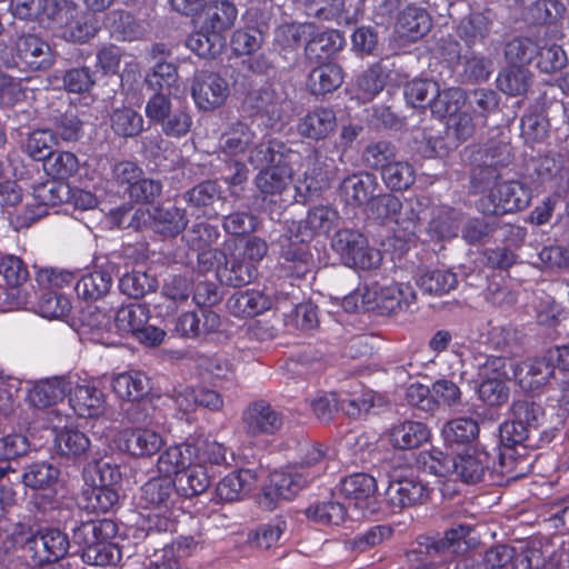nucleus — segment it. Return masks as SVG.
<instances>
[{
    "label": "nucleus",
    "instance_id": "nucleus-32",
    "mask_svg": "<svg viewBox=\"0 0 569 569\" xmlns=\"http://www.w3.org/2000/svg\"><path fill=\"white\" fill-rule=\"evenodd\" d=\"M237 9L229 1H214L203 9L202 29L222 36V32L230 29L237 19Z\"/></svg>",
    "mask_w": 569,
    "mask_h": 569
},
{
    "label": "nucleus",
    "instance_id": "nucleus-36",
    "mask_svg": "<svg viewBox=\"0 0 569 569\" xmlns=\"http://www.w3.org/2000/svg\"><path fill=\"white\" fill-rule=\"evenodd\" d=\"M471 531L472 528L468 525L452 527L446 531L443 538L436 539V542H429V546L431 549L439 551L443 559L462 555L470 546L468 537Z\"/></svg>",
    "mask_w": 569,
    "mask_h": 569
},
{
    "label": "nucleus",
    "instance_id": "nucleus-16",
    "mask_svg": "<svg viewBox=\"0 0 569 569\" xmlns=\"http://www.w3.org/2000/svg\"><path fill=\"white\" fill-rule=\"evenodd\" d=\"M337 128L336 112L328 107H316L301 117L297 123L299 136L312 141L327 139Z\"/></svg>",
    "mask_w": 569,
    "mask_h": 569
},
{
    "label": "nucleus",
    "instance_id": "nucleus-28",
    "mask_svg": "<svg viewBox=\"0 0 569 569\" xmlns=\"http://www.w3.org/2000/svg\"><path fill=\"white\" fill-rule=\"evenodd\" d=\"M271 307L268 296L258 290L234 292L227 301V308L231 315L239 318L258 316Z\"/></svg>",
    "mask_w": 569,
    "mask_h": 569
},
{
    "label": "nucleus",
    "instance_id": "nucleus-8",
    "mask_svg": "<svg viewBox=\"0 0 569 569\" xmlns=\"http://www.w3.org/2000/svg\"><path fill=\"white\" fill-rule=\"evenodd\" d=\"M61 0H11L12 14L21 20L38 21L44 28L67 23L71 9H58Z\"/></svg>",
    "mask_w": 569,
    "mask_h": 569
},
{
    "label": "nucleus",
    "instance_id": "nucleus-21",
    "mask_svg": "<svg viewBox=\"0 0 569 569\" xmlns=\"http://www.w3.org/2000/svg\"><path fill=\"white\" fill-rule=\"evenodd\" d=\"M431 26L432 20L426 9L408 6L399 13L395 31L400 39L415 42L426 36Z\"/></svg>",
    "mask_w": 569,
    "mask_h": 569
},
{
    "label": "nucleus",
    "instance_id": "nucleus-13",
    "mask_svg": "<svg viewBox=\"0 0 569 569\" xmlns=\"http://www.w3.org/2000/svg\"><path fill=\"white\" fill-rule=\"evenodd\" d=\"M370 291L375 292L373 309L382 312L395 313L408 309L416 301V292L410 283L391 282L389 284H370Z\"/></svg>",
    "mask_w": 569,
    "mask_h": 569
},
{
    "label": "nucleus",
    "instance_id": "nucleus-58",
    "mask_svg": "<svg viewBox=\"0 0 569 569\" xmlns=\"http://www.w3.org/2000/svg\"><path fill=\"white\" fill-rule=\"evenodd\" d=\"M365 237L358 231L343 229L335 234L333 250L340 256L346 266H349L353 256L363 248Z\"/></svg>",
    "mask_w": 569,
    "mask_h": 569
},
{
    "label": "nucleus",
    "instance_id": "nucleus-11",
    "mask_svg": "<svg viewBox=\"0 0 569 569\" xmlns=\"http://www.w3.org/2000/svg\"><path fill=\"white\" fill-rule=\"evenodd\" d=\"M241 419L246 433L252 437L273 435L283 423L282 416L264 400L248 405Z\"/></svg>",
    "mask_w": 569,
    "mask_h": 569
},
{
    "label": "nucleus",
    "instance_id": "nucleus-57",
    "mask_svg": "<svg viewBox=\"0 0 569 569\" xmlns=\"http://www.w3.org/2000/svg\"><path fill=\"white\" fill-rule=\"evenodd\" d=\"M218 237L219 232L216 227L204 222H196L187 232L186 241L191 249L199 252L198 258L201 261L208 253H211L210 251L207 252V249L217 241Z\"/></svg>",
    "mask_w": 569,
    "mask_h": 569
},
{
    "label": "nucleus",
    "instance_id": "nucleus-51",
    "mask_svg": "<svg viewBox=\"0 0 569 569\" xmlns=\"http://www.w3.org/2000/svg\"><path fill=\"white\" fill-rule=\"evenodd\" d=\"M381 176L387 187L398 191L408 189L416 179L412 164L408 161L396 159L383 168Z\"/></svg>",
    "mask_w": 569,
    "mask_h": 569
},
{
    "label": "nucleus",
    "instance_id": "nucleus-30",
    "mask_svg": "<svg viewBox=\"0 0 569 569\" xmlns=\"http://www.w3.org/2000/svg\"><path fill=\"white\" fill-rule=\"evenodd\" d=\"M343 82V72L336 63H322L313 68L308 77V88L312 94L325 96L337 90Z\"/></svg>",
    "mask_w": 569,
    "mask_h": 569
},
{
    "label": "nucleus",
    "instance_id": "nucleus-47",
    "mask_svg": "<svg viewBox=\"0 0 569 569\" xmlns=\"http://www.w3.org/2000/svg\"><path fill=\"white\" fill-rule=\"evenodd\" d=\"M223 44L222 36L202 28L200 31L191 33L186 41V46L201 58L214 57L220 53Z\"/></svg>",
    "mask_w": 569,
    "mask_h": 569
},
{
    "label": "nucleus",
    "instance_id": "nucleus-61",
    "mask_svg": "<svg viewBox=\"0 0 569 569\" xmlns=\"http://www.w3.org/2000/svg\"><path fill=\"white\" fill-rule=\"evenodd\" d=\"M538 53L537 44L528 38H516L506 44L505 56L511 68L525 67Z\"/></svg>",
    "mask_w": 569,
    "mask_h": 569
},
{
    "label": "nucleus",
    "instance_id": "nucleus-34",
    "mask_svg": "<svg viewBox=\"0 0 569 569\" xmlns=\"http://www.w3.org/2000/svg\"><path fill=\"white\" fill-rule=\"evenodd\" d=\"M111 387L120 399L137 401L148 393L149 379L140 371L121 372L112 377Z\"/></svg>",
    "mask_w": 569,
    "mask_h": 569
},
{
    "label": "nucleus",
    "instance_id": "nucleus-31",
    "mask_svg": "<svg viewBox=\"0 0 569 569\" xmlns=\"http://www.w3.org/2000/svg\"><path fill=\"white\" fill-rule=\"evenodd\" d=\"M13 476L14 483L21 480L32 490H47L58 482L60 470L47 461H38L27 466L21 476L17 472Z\"/></svg>",
    "mask_w": 569,
    "mask_h": 569
},
{
    "label": "nucleus",
    "instance_id": "nucleus-10",
    "mask_svg": "<svg viewBox=\"0 0 569 569\" xmlns=\"http://www.w3.org/2000/svg\"><path fill=\"white\" fill-rule=\"evenodd\" d=\"M191 94L198 109L213 110L227 100L229 86L219 74L200 71L193 78Z\"/></svg>",
    "mask_w": 569,
    "mask_h": 569
},
{
    "label": "nucleus",
    "instance_id": "nucleus-2",
    "mask_svg": "<svg viewBox=\"0 0 569 569\" xmlns=\"http://www.w3.org/2000/svg\"><path fill=\"white\" fill-rule=\"evenodd\" d=\"M338 219L339 214L332 207L316 206L308 211L300 227V234L296 236L297 241L293 242L292 248L286 249L284 244L290 239L281 238L282 257L286 261L296 263L297 276H303L308 271L310 262V253L306 250L303 242L313 236L329 234L336 228Z\"/></svg>",
    "mask_w": 569,
    "mask_h": 569
},
{
    "label": "nucleus",
    "instance_id": "nucleus-60",
    "mask_svg": "<svg viewBox=\"0 0 569 569\" xmlns=\"http://www.w3.org/2000/svg\"><path fill=\"white\" fill-rule=\"evenodd\" d=\"M104 24L111 33L122 40L131 41L137 39L140 34L139 26L128 12L118 10L109 12L106 17Z\"/></svg>",
    "mask_w": 569,
    "mask_h": 569
},
{
    "label": "nucleus",
    "instance_id": "nucleus-22",
    "mask_svg": "<svg viewBox=\"0 0 569 569\" xmlns=\"http://www.w3.org/2000/svg\"><path fill=\"white\" fill-rule=\"evenodd\" d=\"M64 7L72 9L70 10L71 17L68 19L67 23L52 26L51 29L61 30L63 38L77 42H86L94 37L98 31L94 18L87 14H80L73 0H61L58 9H62Z\"/></svg>",
    "mask_w": 569,
    "mask_h": 569
},
{
    "label": "nucleus",
    "instance_id": "nucleus-63",
    "mask_svg": "<svg viewBox=\"0 0 569 569\" xmlns=\"http://www.w3.org/2000/svg\"><path fill=\"white\" fill-rule=\"evenodd\" d=\"M435 406L456 408L462 405V391L457 383L448 379H438L431 386Z\"/></svg>",
    "mask_w": 569,
    "mask_h": 569
},
{
    "label": "nucleus",
    "instance_id": "nucleus-6",
    "mask_svg": "<svg viewBox=\"0 0 569 569\" xmlns=\"http://www.w3.org/2000/svg\"><path fill=\"white\" fill-rule=\"evenodd\" d=\"M70 547L68 536L56 528H43L32 533L24 543L33 566L58 561Z\"/></svg>",
    "mask_w": 569,
    "mask_h": 569
},
{
    "label": "nucleus",
    "instance_id": "nucleus-14",
    "mask_svg": "<svg viewBox=\"0 0 569 569\" xmlns=\"http://www.w3.org/2000/svg\"><path fill=\"white\" fill-rule=\"evenodd\" d=\"M114 441L120 450L137 457H151L164 445L163 437L148 427L124 429Z\"/></svg>",
    "mask_w": 569,
    "mask_h": 569
},
{
    "label": "nucleus",
    "instance_id": "nucleus-33",
    "mask_svg": "<svg viewBox=\"0 0 569 569\" xmlns=\"http://www.w3.org/2000/svg\"><path fill=\"white\" fill-rule=\"evenodd\" d=\"M254 131L241 121L232 123L220 137V150L230 157L242 154L253 144Z\"/></svg>",
    "mask_w": 569,
    "mask_h": 569
},
{
    "label": "nucleus",
    "instance_id": "nucleus-18",
    "mask_svg": "<svg viewBox=\"0 0 569 569\" xmlns=\"http://www.w3.org/2000/svg\"><path fill=\"white\" fill-rule=\"evenodd\" d=\"M377 217L383 220L395 221L409 234L416 232L418 216L410 206H403L402 202L392 194L376 197L371 201Z\"/></svg>",
    "mask_w": 569,
    "mask_h": 569
},
{
    "label": "nucleus",
    "instance_id": "nucleus-53",
    "mask_svg": "<svg viewBox=\"0 0 569 569\" xmlns=\"http://www.w3.org/2000/svg\"><path fill=\"white\" fill-rule=\"evenodd\" d=\"M465 92L461 89L448 88L440 91V88L438 87V93L432 99L429 108L436 117L445 118L447 116L456 114L465 103Z\"/></svg>",
    "mask_w": 569,
    "mask_h": 569
},
{
    "label": "nucleus",
    "instance_id": "nucleus-59",
    "mask_svg": "<svg viewBox=\"0 0 569 569\" xmlns=\"http://www.w3.org/2000/svg\"><path fill=\"white\" fill-rule=\"evenodd\" d=\"M56 143V137L49 129L33 130L27 138L23 150L33 160H47L52 153L51 148Z\"/></svg>",
    "mask_w": 569,
    "mask_h": 569
},
{
    "label": "nucleus",
    "instance_id": "nucleus-41",
    "mask_svg": "<svg viewBox=\"0 0 569 569\" xmlns=\"http://www.w3.org/2000/svg\"><path fill=\"white\" fill-rule=\"evenodd\" d=\"M479 433L478 423L471 418H456L445 423L441 436L446 443L465 445L476 439Z\"/></svg>",
    "mask_w": 569,
    "mask_h": 569
},
{
    "label": "nucleus",
    "instance_id": "nucleus-38",
    "mask_svg": "<svg viewBox=\"0 0 569 569\" xmlns=\"http://www.w3.org/2000/svg\"><path fill=\"white\" fill-rule=\"evenodd\" d=\"M210 485V475L207 467L192 461L187 469L178 476L177 492L184 497L202 493Z\"/></svg>",
    "mask_w": 569,
    "mask_h": 569
},
{
    "label": "nucleus",
    "instance_id": "nucleus-12",
    "mask_svg": "<svg viewBox=\"0 0 569 569\" xmlns=\"http://www.w3.org/2000/svg\"><path fill=\"white\" fill-rule=\"evenodd\" d=\"M385 495L391 512L397 513L423 503L429 497V489L420 479L411 477L391 481Z\"/></svg>",
    "mask_w": 569,
    "mask_h": 569
},
{
    "label": "nucleus",
    "instance_id": "nucleus-17",
    "mask_svg": "<svg viewBox=\"0 0 569 569\" xmlns=\"http://www.w3.org/2000/svg\"><path fill=\"white\" fill-rule=\"evenodd\" d=\"M378 189L377 177L372 173L363 172L346 177L340 183L339 191L346 204L360 207L371 202Z\"/></svg>",
    "mask_w": 569,
    "mask_h": 569
},
{
    "label": "nucleus",
    "instance_id": "nucleus-27",
    "mask_svg": "<svg viewBox=\"0 0 569 569\" xmlns=\"http://www.w3.org/2000/svg\"><path fill=\"white\" fill-rule=\"evenodd\" d=\"M292 180V171L286 161L262 169L256 177V186L264 199L282 194Z\"/></svg>",
    "mask_w": 569,
    "mask_h": 569
},
{
    "label": "nucleus",
    "instance_id": "nucleus-20",
    "mask_svg": "<svg viewBox=\"0 0 569 569\" xmlns=\"http://www.w3.org/2000/svg\"><path fill=\"white\" fill-rule=\"evenodd\" d=\"M17 54L31 70L48 69L53 63L50 46L34 34H23L16 42Z\"/></svg>",
    "mask_w": 569,
    "mask_h": 569
},
{
    "label": "nucleus",
    "instance_id": "nucleus-54",
    "mask_svg": "<svg viewBox=\"0 0 569 569\" xmlns=\"http://www.w3.org/2000/svg\"><path fill=\"white\" fill-rule=\"evenodd\" d=\"M248 161L254 168H263L269 164H278L284 161V144L278 141H266L252 144Z\"/></svg>",
    "mask_w": 569,
    "mask_h": 569
},
{
    "label": "nucleus",
    "instance_id": "nucleus-24",
    "mask_svg": "<svg viewBox=\"0 0 569 569\" xmlns=\"http://www.w3.org/2000/svg\"><path fill=\"white\" fill-rule=\"evenodd\" d=\"M431 436L430 429L420 421L406 420L393 425L389 431V442L396 449L410 450L426 443Z\"/></svg>",
    "mask_w": 569,
    "mask_h": 569
},
{
    "label": "nucleus",
    "instance_id": "nucleus-45",
    "mask_svg": "<svg viewBox=\"0 0 569 569\" xmlns=\"http://www.w3.org/2000/svg\"><path fill=\"white\" fill-rule=\"evenodd\" d=\"M459 230V213L450 207H440L432 213L429 232L442 240L456 237Z\"/></svg>",
    "mask_w": 569,
    "mask_h": 569
},
{
    "label": "nucleus",
    "instance_id": "nucleus-42",
    "mask_svg": "<svg viewBox=\"0 0 569 569\" xmlns=\"http://www.w3.org/2000/svg\"><path fill=\"white\" fill-rule=\"evenodd\" d=\"M82 491L83 508L91 512L104 513L113 509L119 496L113 488L88 485Z\"/></svg>",
    "mask_w": 569,
    "mask_h": 569
},
{
    "label": "nucleus",
    "instance_id": "nucleus-25",
    "mask_svg": "<svg viewBox=\"0 0 569 569\" xmlns=\"http://www.w3.org/2000/svg\"><path fill=\"white\" fill-rule=\"evenodd\" d=\"M257 476L250 469H240L227 475L216 487L219 501L232 502L242 499L256 486Z\"/></svg>",
    "mask_w": 569,
    "mask_h": 569
},
{
    "label": "nucleus",
    "instance_id": "nucleus-19",
    "mask_svg": "<svg viewBox=\"0 0 569 569\" xmlns=\"http://www.w3.org/2000/svg\"><path fill=\"white\" fill-rule=\"evenodd\" d=\"M221 318L212 310L189 311L176 321L174 330L186 338H198L220 330Z\"/></svg>",
    "mask_w": 569,
    "mask_h": 569
},
{
    "label": "nucleus",
    "instance_id": "nucleus-23",
    "mask_svg": "<svg viewBox=\"0 0 569 569\" xmlns=\"http://www.w3.org/2000/svg\"><path fill=\"white\" fill-rule=\"evenodd\" d=\"M70 405L79 417L96 418L104 412L106 398L92 382L77 385L70 397Z\"/></svg>",
    "mask_w": 569,
    "mask_h": 569
},
{
    "label": "nucleus",
    "instance_id": "nucleus-35",
    "mask_svg": "<svg viewBox=\"0 0 569 569\" xmlns=\"http://www.w3.org/2000/svg\"><path fill=\"white\" fill-rule=\"evenodd\" d=\"M112 282V274L109 270H94L83 274L77 281L74 290L83 300H98L110 291Z\"/></svg>",
    "mask_w": 569,
    "mask_h": 569
},
{
    "label": "nucleus",
    "instance_id": "nucleus-9",
    "mask_svg": "<svg viewBox=\"0 0 569 569\" xmlns=\"http://www.w3.org/2000/svg\"><path fill=\"white\" fill-rule=\"evenodd\" d=\"M134 218L138 220V226L149 224L157 233L169 238L181 233L188 223L184 211L171 204L157 206L147 210L139 209Z\"/></svg>",
    "mask_w": 569,
    "mask_h": 569
},
{
    "label": "nucleus",
    "instance_id": "nucleus-5",
    "mask_svg": "<svg viewBox=\"0 0 569 569\" xmlns=\"http://www.w3.org/2000/svg\"><path fill=\"white\" fill-rule=\"evenodd\" d=\"M144 112L150 122L159 124L167 137H186L192 127V116L187 107L172 108L164 93H154L148 101Z\"/></svg>",
    "mask_w": 569,
    "mask_h": 569
},
{
    "label": "nucleus",
    "instance_id": "nucleus-7",
    "mask_svg": "<svg viewBox=\"0 0 569 569\" xmlns=\"http://www.w3.org/2000/svg\"><path fill=\"white\" fill-rule=\"evenodd\" d=\"M313 478L315 475L299 472L296 467L274 470L270 473L269 483L263 488L259 503L266 509H273L279 500L293 498Z\"/></svg>",
    "mask_w": 569,
    "mask_h": 569
},
{
    "label": "nucleus",
    "instance_id": "nucleus-39",
    "mask_svg": "<svg viewBox=\"0 0 569 569\" xmlns=\"http://www.w3.org/2000/svg\"><path fill=\"white\" fill-rule=\"evenodd\" d=\"M417 283L423 292L441 296L455 289L458 280L456 273L448 269H433L423 272Z\"/></svg>",
    "mask_w": 569,
    "mask_h": 569
},
{
    "label": "nucleus",
    "instance_id": "nucleus-15",
    "mask_svg": "<svg viewBox=\"0 0 569 569\" xmlns=\"http://www.w3.org/2000/svg\"><path fill=\"white\" fill-rule=\"evenodd\" d=\"M340 491L355 509L361 510L363 517L373 513L371 503L375 501L377 481L372 476L362 472L350 475L341 481Z\"/></svg>",
    "mask_w": 569,
    "mask_h": 569
},
{
    "label": "nucleus",
    "instance_id": "nucleus-64",
    "mask_svg": "<svg viewBox=\"0 0 569 569\" xmlns=\"http://www.w3.org/2000/svg\"><path fill=\"white\" fill-rule=\"evenodd\" d=\"M258 108L264 112L271 121H281L290 109V102L287 101L281 93H276L273 89L266 88L259 93Z\"/></svg>",
    "mask_w": 569,
    "mask_h": 569
},
{
    "label": "nucleus",
    "instance_id": "nucleus-48",
    "mask_svg": "<svg viewBox=\"0 0 569 569\" xmlns=\"http://www.w3.org/2000/svg\"><path fill=\"white\" fill-rule=\"evenodd\" d=\"M555 360L549 357V349L545 352L543 356L529 359L525 362V376L526 382L523 386H528L530 388H537L547 383L552 377L555 372Z\"/></svg>",
    "mask_w": 569,
    "mask_h": 569
},
{
    "label": "nucleus",
    "instance_id": "nucleus-55",
    "mask_svg": "<svg viewBox=\"0 0 569 569\" xmlns=\"http://www.w3.org/2000/svg\"><path fill=\"white\" fill-rule=\"evenodd\" d=\"M120 291L131 298L139 299L157 288V280L143 271H132L119 280Z\"/></svg>",
    "mask_w": 569,
    "mask_h": 569
},
{
    "label": "nucleus",
    "instance_id": "nucleus-1",
    "mask_svg": "<svg viewBox=\"0 0 569 569\" xmlns=\"http://www.w3.org/2000/svg\"><path fill=\"white\" fill-rule=\"evenodd\" d=\"M116 525L109 519L82 522L73 530V541L82 547V560L91 566L114 565L121 559L119 548L109 540Z\"/></svg>",
    "mask_w": 569,
    "mask_h": 569
},
{
    "label": "nucleus",
    "instance_id": "nucleus-62",
    "mask_svg": "<svg viewBox=\"0 0 569 569\" xmlns=\"http://www.w3.org/2000/svg\"><path fill=\"white\" fill-rule=\"evenodd\" d=\"M70 188L59 181L40 183L33 189L34 200L43 207H56L67 201Z\"/></svg>",
    "mask_w": 569,
    "mask_h": 569
},
{
    "label": "nucleus",
    "instance_id": "nucleus-29",
    "mask_svg": "<svg viewBox=\"0 0 569 569\" xmlns=\"http://www.w3.org/2000/svg\"><path fill=\"white\" fill-rule=\"evenodd\" d=\"M67 388L68 383L63 378L40 380L29 389L27 400L32 407L48 408L63 400Z\"/></svg>",
    "mask_w": 569,
    "mask_h": 569
},
{
    "label": "nucleus",
    "instance_id": "nucleus-56",
    "mask_svg": "<svg viewBox=\"0 0 569 569\" xmlns=\"http://www.w3.org/2000/svg\"><path fill=\"white\" fill-rule=\"evenodd\" d=\"M438 93V83L430 79H413L405 87V98L415 108L430 107Z\"/></svg>",
    "mask_w": 569,
    "mask_h": 569
},
{
    "label": "nucleus",
    "instance_id": "nucleus-43",
    "mask_svg": "<svg viewBox=\"0 0 569 569\" xmlns=\"http://www.w3.org/2000/svg\"><path fill=\"white\" fill-rule=\"evenodd\" d=\"M178 69L173 63L170 62H158L146 76V83L149 89L162 93L167 91L168 94H172L173 90L178 88Z\"/></svg>",
    "mask_w": 569,
    "mask_h": 569
},
{
    "label": "nucleus",
    "instance_id": "nucleus-44",
    "mask_svg": "<svg viewBox=\"0 0 569 569\" xmlns=\"http://www.w3.org/2000/svg\"><path fill=\"white\" fill-rule=\"evenodd\" d=\"M345 43V38L339 31L326 30L318 33L307 43L306 51L309 56L322 59L339 52Z\"/></svg>",
    "mask_w": 569,
    "mask_h": 569
},
{
    "label": "nucleus",
    "instance_id": "nucleus-49",
    "mask_svg": "<svg viewBox=\"0 0 569 569\" xmlns=\"http://www.w3.org/2000/svg\"><path fill=\"white\" fill-rule=\"evenodd\" d=\"M478 395L481 401L490 407L498 405V363L496 358H489L479 369Z\"/></svg>",
    "mask_w": 569,
    "mask_h": 569
},
{
    "label": "nucleus",
    "instance_id": "nucleus-46",
    "mask_svg": "<svg viewBox=\"0 0 569 569\" xmlns=\"http://www.w3.org/2000/svg\"><path fill=\"white\" fill-rule=\"evenodd\" d=\"M79 167L78 157L70 151H53L44 162L46 172L57 180L69 179L78 172Z\"/></svg>",
    "mask_w": 569,
    "mask_h": 569
},
{
    "label": "nucleus",
    "instance_id": "nucleus-50",
    "mask_svg": "<svg viewBox=\"0 0 569 569\" xmlns=\"http://www.w3.org/2000/svg\"><path fill=\"white\" fill-rule=\"evenodd\" d=\"M112 130L121 137L138 136L143 129L140 113L129 107L117 108L110 116Z\"/></svg>",
    "mask_w": 569,
    "mask_h": 569
},
{
    "label": "nucleus",
    "instance_id": "nucleus-4",
    "mask_svg": "<svg viewBox=\"0 0 569 569\" xmlns=\"http://www.w3.org/2000/svg\"><path fill=\"white\" fill-rule=\"evenodd\" d=\"M150 310L142 303H130L117 310L113 316L114 331L119 335H131L139 342L156 347L159 346L166 331L149 325Z\"/></svg>",
    "mask_w": 569,
    "mask_h": 569
},
{
    "label": "nucleus",
    "instance_id": "nucleus-3",
    "mask_svg": "<svg viewBox=\"0 0 569 569\" xmlns=\"http://www.w3.org/2000/svg\"><path fill=\"white\" fill-rule=\"evenodd\" d=\"M176 491L177 486L172 478L162 475L161 477L150 479L141 487V506L158 510V512L150 511L143 516L146 521L143 528L158 532L172 530L173 522L169 515V508Z\"/></svg>",
    "mask_w": 569,
    "mask_h": 569
},
{
    "label": "nucleus",
    "instance_id": "nucleus-52",
    "mask_svg": "<svg viewBox=\"0 0 569 569\" xmlns=\"http://www.w3.org/2000/svg\"><path fill=\"white\" fill-rule=\"evenodd\" d=\"M83 478L87 485L113 488L121 480V472L117 465L96 461L84 468Z\"/></svg>",
    "mask_w": 569,
    "mask_h": 569
},
{
    "label": "nucleus",
    "instance_id": "nucleus-26",
    "mask_svg": "<svg viewBox=\"0 0 569 569\" xmlns=\"http://www.w3.org/2000/svg\"><path fill=\"white\" fill-rule=\"evenodd\" d=\"M196 453L197 450L189 442L169 446L158 457L157 470L169 478L179 476L194 461Z\"/></svg>",
    "mask_w": 569,
    "mask_h": 569
},
{
    "label": "nucleus",
    "instance_id": "nucleus-37",
    "mask_svg": "<svg viewBox=\"0 0 569 569\" xmlns=\"http://www.w3.org/2000/svg\"><path fill=\"white\" fill-rule=\"evenodd\" d=\"M90 439L88 436L73 428H64L59 430L54 437V447L61 457L80 458L87 453L90 448Z\"/></svg>",
    "mask_w": 569,
    "mask_h": 569
},
{
    "label": "nucleus",
    "instance_id": "nucleus-40",
    "mask_svg": "<svg viewBox=\"0 0 569 569\" xmlns=\"http://www.w3.org/2000/svg\"><path fill=\"white\" fill-rule=\"evenodd\" d=\"M531 199L530 189L521 181L500 184V211L509 213L526 208Z\"/></svg>",
    "mask_w": 569,
    "mask_h": 569
}]
</instances>
